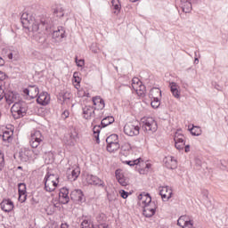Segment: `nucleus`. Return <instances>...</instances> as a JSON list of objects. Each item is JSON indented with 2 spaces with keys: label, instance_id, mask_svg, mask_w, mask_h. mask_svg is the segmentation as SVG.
Here are the masks:
<instances>
[{
  "label": "nucleus",
  "instance_id": "nucleus-43",
  "mask_svg": "<svg viewBox=\"0 0 228 228\" xmlns=\"http://www.w3.org/2000/svg\"><path fill=\"white\" fill-rule=\"evenodd\" d=\"M182 227L183 228H191V227H193V221H191V220L184 221L183 225Z\"/></svg>",
  "mask_w": 228,
  "mask_h": 228
},
{
  "label": "nucleus",
  "instance_id": "nucleus-45",
  "mask_svg": "<svg viewBox=\"0 0 228 228\" xmlns=\"http://www.w3.org/2000/svg\"><path fill=\"white\" fill-rule=\"evenodd\" d=\"M32 152H33V154H35V156H40V154H42V152H43L42 146H38L37 148H34Z\"/></svg>",
  "mask_w": 228,
  "mask_h": 228
},
{
  "label": "nucleus",
  "instance_id": "nucleus-56",
  "mask_svg": "<svg viewBox=\"0 0 228 228\" xmlns=\"http://www.w3.org/2000/svg\"><path fill=\"white\" fill-rule=\"evenodd\" d=\"M174 97H175L176 99H179V97H181V94L179 93V90H175L172 92Z\"/></svg>",
  "mask_w": 228,
  "mask_h": 228
},
{
  "label": "nucleus",
  "instance_id": "nucleus-24",
  "mask_svg": "<svg viewBox=\"0 0 228 228\" xmlns=\"http://www.w3.org/2000/svg\"><path fill=\"white\" fill-rule=\"evenodd\" d=\"M119 149H120V143H118V141L107 144L108 152H115V151H118Z\"/></svg>",
  "mask_w": 228,
  "mask_h": 228
},
{
  "label": "nucleus",
  "instance_id": "nucleus-8",
  "mask_svg": "<svg viewBox=\"0 0 228 228\" xmlns=\"http://www.w3.org/2000/svg\"><path fill=\"white\" fill-rule=\"evenodd\" d=\"M138 200H139L138 204L139 206H142V208L152 204V198L149 193L142 192L138 196Z\"/></svg>",
  "mask_w": 228,
  "mask_h": 228
},
{
  "label": "nucleus",
  "instance_id": "nucleus-57",
  "mask_svg": "<svg viewBox=\"0 0 228 228\" xmlns=\"http://www.w3.org/2000/svg\"><path fill=\"white\" fill-rule=\"evenodd\" d=\"M69 110H64L61 114V118H69Z\"/></svg>",
  "mask_w": 228,
  "mask_h": 228
},
{
  "label": "nucleus",
  "instance_id": "nucleus-39",
  "mask_svg": "<svg viewBox=\"0 0 228 228\" xmlns=\"http://www.w3.org/2000/svg\"><path fill=\"white\" fill-rule=\"evenodd\" d=\"M61 97L63 100V102L69 104V102H70V97H72V94H70V93H64Z\"/></svg>",
  "mask_w": 228,
  "mask_h": 228
},
{
  "label": "nucleus",
  "instance_id": "nucleus-46",
  "mask_svg": "<svg viewBox=\"0 0 228 228\" xmlns=\"http://www.w3.org/2000/svg\"><path fill=\"white\" fill-rule=\"evenodd\" d=\"M184 222H186V216H183L177 220V225L183 227L184 225Z\"/></svg>",
  "mask_w": 228,
  "mask_h": 228
},
{
  "label": "nucleus",
  "instance_id": "nucleus-16",
  "mask_svg": "<svg viewBox=\"0 0 228 228\" xmlns=\"http://www.w3.org/2000/svg\"><path fill=\"white\" fill-rule=\"evenodd\" d=\"M172 189L168 186L162 187L159 190V195L162 197L163 200H169V199H172Z\"/></svg>",
  "mask_w": 228,
  "mask_h": 228
},
{
  "label": "nucleus",
  "instance_id": "nucleus-55",
  "mask_svg": "<svg viewBox=\"0 0 228 228\" xmlns=\"http://www.w3.org/2000/svg\"><path fill=\"white\" fill-rule=\"evenodd\" d=\"M120 196L122 197V199H127V197H129V192L122 190L120 191Z\"/></svg>",
  "mask_w": 228,
  "mask_h": 228
},
{
  "label": "nucleus",
  "instance_id": "nucleus-35",
  "mask_svg": "<svg viewBox=\"0 0 228 228\" xmlns=\"http://www.w3.org/2000/svg\"><path fill=\"white\" fill-rule=\"evenodd\" d=\"M174 140H175V143L186 142L184 141V135L181 134L179 132H176L175 134Z\"/></svg>",
  "mask_w": 228,
  "mask_h": 228
},
{
  "label": "nucleus",
  "instance_id": "nucleus-44",
  "mask_svg": "<svg viewBox=\"0 0 228 228\" xmlns=\"http://www.w3.org/2000/svg\"><path fill=\"white\" fill-rule=\"evenodd\" d=\"M182 227L183 228H191V227H193V221H191V220L184 221L183 225Z\"/></svg>",
  "mask_w": 228,
  "mask_h": 228
},
{
  "label": "nucleus",
  "instance_id": "nucleus-21",
  "mask_svg": "<svg viewBox=\"0 0 228 228\" xmlns=\"http://www.w3.org/2000/svg\"><path fill=\"white\" fill-rule=\"evenodd\" d=\"M76 138H77V134L75 132L69 134L64 136V142H66L67 145H74L76 143Z\"/></svg>",
  "mask_w": 228,
  "mask_h": 228
},
{
  "label": "nucleus",
  "instance_id": "nucleus-41",
  "mask_svg": "<svg viewBox=\"0 0 228 228\" xmlns=\"http://www.w3.org/2000/svg\"><path fill=\"white\" fill-rule=\"evenodd\" d=\"M4 168V153L0 150V172Z\"/></svg>",
  "mask_w": 228,
  "mask_h": 228
},
{
  "label": "nucleus",
  "instance_id": "nucleus-34",
  "mask_svg": "<svg viewBox=\"0 0 228 228\" xmlns=\"http://www.w3.org/2000/svg\"><path fill=\"white\" fill-rule=\"evenodd\" d=\"M94 138H95L96 142H100L99 134L101 133V126H94L93 128Z\"/></svg>",
  "mask_w": 228,
  "mask_h": 228
},
{
  "label": "nucleus",
  "instance_id": "nucleus-31",
  "mask_svg": "<svg viewBox=\"0 0 228 228\" xmlns=\"http://www.w3.org/2000/svg\"><path fill=\"white\" fill-rule=\"evenodd\" d=\"M134 90L137 92V95H140V97H143L145 95V86L143 85H139L138 86H134Z\"/></svg>",
  "mask_w": 228,
  "mask_h": 228
},
{
  "label": "nucleus",
  "instance_id": "nucleus-19",
  "mask_svg": "<svg viewBox=\"0 0 228 228\" xmlns=\"http://www.w3.org/2000/svg\"><path fill=\"white\" fill-rule=\"evenodd\" d=\"M19 98V94L16 93H9L8 94L5 95V101L7 102V104H15V102H17Z\"/></svg>",
  "mask_w": 228,
  "mask_h": 228
},
{
  "label": "nucleus",
  "instance_id": "nucleus-32",
  "mask_svg": "<svg viewBox=\"0 0 228 228\" xmlns=\"http://www.w3.org/2000/svg\"><path fill=\"white\" fill-rule=\"evenodd\" d=\"M60 178L58 177V175H49L47 174L45 177V181L47 182V183H59V180Z\"/></svg>",
  "mask_w": 228,
  "mask_h": 228
},
{
  "label": "nucleus",
  "instance_id": "nucleus-40",
  "mask_svg": "<svg viewBox=\"0 0 228 228\" xmlns=\"http://www.w3.org/2000/svg\"><path fill=\"white\" fill-rule=\"evenodd\" d=\"M3 140L4 142H8L10 143V142H12V135L10 134V132L5 131L3 134Z\"/></svg>",
  "mask_w": 228,
  "mask_h": 228
},
{
  "label": "nucleus",
  "instance_id": "nucleus-23",
  "mask_svg": "<svg viewBox=\"0 0 228 228\" xmlns=\"http://www.w3.org/2000/svg\"><path fill=\"white\" fill-rule=\"evenodd\" d=\"M166 167L171 170L177 168V160H175V159L173 157H169L166 161Z\"/></svg>",
  "mask_w": 228,
  "mask_h": 228
},
{
  "label": "nucleus",
  "instance_id": "nucleus-49",
  "mask_svg": "<svg viewBox=\"0 0 228 228\" xmlns=\"http://www.w3.org/2000/svg\"><path fill=\"white\" fill-rule=\"evenodd\" d=\"M184 145H186V142H175V147L178 151H183V149H184Z\"/></svg>",
  "mask_w": 228,
  "mask_h": 228
},
{
  "label": "nucleus",
  "instance_id": "nucleus-58",
  "mask_svg": "<svg viewBox=\"0 0 228 228\" xmlns=\"http://www.w3.org/2000/svg\"><path fill=\"white\" fill-rule=\"evenodd\" d=\"M76 74L77 73H74L73 77L75 79V83L80 84L81 83V78H79V77H77Z\"/></svg>",
  "mask_w": 228,
  "mask_h": 228
},
{
  "label": "nucleus",
  "instance_id": "nucleus-27",
  "mask_svg": "<svg viewBox=\"0 0 228 228\" xmlns=\"http://www.w3.org/2000/svg\"><path fill=\"white\" fill-rule=\"evenodd\" d=\"M95 225H94V222H92V219L86 217L83 219L81 223L82 228H94Z\"/></svg>",
  "mask_w": 228,
  "mask_h": 228
},
{
  "label": "nucleus",
  "instance_id": "nucleus-48",
  "mask_svg": "<svg viewBox=\"0 0 228 228\" xmlns=\"http://www.w3.org/2000/svg\"><path fill=\"white\" fill-rule=\"evenodd\" d=\"M26 199H28V195H26V192L19 193V201L20 202H26Z\"/></svg>",
  "mask_w": 228,
  "mask_h": 228
},
{
  "label": "nucleus",
  "instance_id": "nucleus-51",
  "mask_svg": "<svg viewBox=\"0 0 228 228\" xmlns=\"http://www.w3.org/2000/svg\"><path fill=\"white\" fill-rule=\"evenodd\" d=\"M75 61H76L77 67L85 66V60H83V59L77 60V57H76Z\"/></svg>",
  "mask_w": 228,
  "mask_h": 228
},
{
  "label": "nucleus",
  "instance_id": "nucleus-20",
  "mask_svg": "<svg viewBox=\"0 0 228 228\" xmlns=\"http://www.w3.org/2000/svg\"><path fill=\"white\" fill-rule=\"evenodd\" d=\"M180 6L183 13H190L191 12V4L188 0H181Z\"/></svg>",
  "mask_w": 228,
  "mask_h": 228
},
{
  "label": "nucleus",
  "instance_id": "nucleus-18",
  "mask_svg": "<svg viewBox=\"0 0 228 228\" xmlns=\"http://www.w3.org/2000/svg\"><path fill=\"white\" fill-rule=\"evenodd\" d=\"M93 104L96 106V109L98 110H104V107L106 106L104 100L102 99L101 96L93 97Z\"/></svg>",
  "mask_w": 228,
  "mask_h": 228
},
{
  "label": "nucleus",
  "instance_id": "nucleus-10",
  "mask_svg": "<svg viewBox=\"0 0 228 228\" xmlns=\"http://www.w3.org/2000/svg\"><path fill=\"white\" fill-rule=\"evenodd\" d=\"M23 94H25V95H28L31 99H35V97L39 94L38 86H29L28 88H25L23 90Z\"/></svg>",
  "mask_w": 228,
  "mask_h": 228
},
{
  "label": "nucleus",
  "instance_id": "nucleus-36",
  "mask_svg": "<svg viewBox=\"0 0 228 228\" xmlns=\"http://www.w3.org/2000/svg\"><path fill=\"white\" fill-rule=\"evenodd\" d=\"M115 142H118V135L117 134H110L109 137L106 139L107 144L109 143H115Z\"/></svg>",
  "mask_w": 228,
  "mask_h": 228
},
{
  "label": "nucleus",
  "instance_id": "nucleus-53",
  "mask_svg": "<svg viewBox=\"0 0 228 228\" xmlns=\"http://www.w3.org/2000/svg\"><path fill=\"white\" fill-rule=\"evenodd\" d=\"M171 93L175 92L177 90V84L175 82H171L169 84Z\"/></svg>",
  "mask_w": 228,
  "mask_h": 228
},
{
  "label": "nucleus",
  "instance_id": "nucleus-52",
  "mask_svg": "<svg viewBox=\"0 0 228 228\" xmlns=\"http://www.w3.org/2000/svg\"><path fill=\"white\" fill-rule=\"evenodd\" d=\"M4 79H8V75L3 71H0V84H2Z\"/></svg>",
  "mask_w": 228,
  "mask_h": 228
},
{
  "label": "nucleus",
  "instance_id": "nucleus-17",
  "mask_svg": "<svg viewBox=\"0 0 228 228\" xmlns=\"http://www.w3.org/2000/svg\"><path fill=\"white\" fill-rule=\"evenodd\" d=\"M116 179L121 186H127V178L124 176L121 169H117L115 172Z\"/></svg>",
  "mask_w": 228,
  "mask_h": 228
},
{
  "label": "nucleus",
  "instance_id": "nucleus-11",
  "mask_svg": "<svg viewBox=\"0 0 228 228\" xmlns=\"http://www.w3.org/2000/svg\"><path fill=\"white\" fill-rule=\"evenodd\" d=\"M70 199L74 200V202H83L85 200V195L81 190L77 189L71 191Z\"/></svg>",
  "mask_w": 228,
  "mask_h": 228
},
{
  "label": "nucleus",
  "instance_id": "nucleus-3",
  "mask_svg": "<svg viewBox=\"0 0 228 228\" xmlns=\"http://www.w3.org/2000/svg\"><path fill=\"white\" fill-rule=\"evenodd\" d=\"M124 133L127 136H138L140 134V123L138 121L126 123L124 126Z\"/></svg>",
  "mask_w": 228,
  "mask_h": 228
},
{
  "label": "nucleus",
  "instance_id": "nucleus-38",
  "mask_svg": "<svg viewBox=\"0 0 228 228\" xmlns=\"http://www.w3.org/2000/svg\"><path fill=\"white\" fill-rule=\"evenodd\" d=\"M161 98H151V106L156 110L159 108V105L161 104L160 102Z\"/></svg>",
  "mask_w": 228,
  "mask_h": 228
},
{
  "label": "nucleus",
  "instance_id": "nucleus-9",
  "mask_svg": "<svg viewBox=\"0 0 228 228\" xmlns=\"http://www.w3.org/2000/svg\"><path fill=\"white\" fill-rule=\"evenodd\" d=\"M59 201L61 204H69L70 198L69 197V189L63 187L59 192Z\"/></svg>",
  "mask_w": 228,
  "mask_h": 228
},
{
  "label": "nucleus",
  "instance_id": "nucleus-12",
  "mask_svg": "<svg viewBox=\"0 0 228 228\" xmlns=\"http://www.w3.org/2000/svg\"><path fill=\"white\" fill-rule=\"evenodd\" d=\"M49 101H51V96H49V94H47V92H43L39 94L37 99V104H41V106H47V104H49Z\"/></svg>",
  "mask_w": 228,
  "mask_h": 228
},
{
  "label": "nucleus",
  "instance_id": "nucleus-50",
  "mask_svg": "<svg viewBox=\"0 0 228 228\" xmlns=\"http://www.w3.org/2000/svg\"><path fill=\"white\" fill-rule=\"evenodd\" d=\"M96 219H97V222H99V224H102V222H104V220H106V215L99 214Z\"/></svg>",
  "mask_w": 228,
  "mask_h": 228
},
{
  "label": "nucleus",
  "instance_id": "nucleus-63",
  "mask_svg": "<svg viewBox=\"0 0 228 228\" xmlns=\"http://www.w3.org/2000/svg\"><path fill=\"white\" fill-rule=\"evenodd\" d=\"M4 59H3L2 57H0V67H4Z\"/></svg>",
  "mask_w": 228,
  "mask_h": 228
},
{
  "label": "nucleus",
  "instance_id": "nucleus-15",
  "mask_svg": "<svg viewBox=\"0 0 228 228\" xmlns=\"http://www.w3.org/2000/svg\"><path fill=\"white\" fill-rule=\"evenodd\" d=\"M86 181L88 184H94V186H104V182L94 175H87Z\"/></svg>",
  "mask_w": 228,
  "mask_h": 228
},
{
  "label": "nucleus",
  "instance_id": "nucleus-6",
  "mask_svg": "<svg viewBox=\"0 0 228 228\" xmlns=\"http://www.w3.org/2000/svg\"><path fill=\"white\" fill-rule=\"evenodd\" d=\"M143 208V215L146 218H151L156 215V209H158V204L156 201H152L150 205H146Z\"/></svg>",
  "mask_w": 228,
  "mask_h": 228
},
{
  "label": "nucleus",
  "instance_id": "nucleus-37",
  "mask_svg": "<svg viewBox=\"0 0 228 228\" xmlns=\"http://www.w3.org/2000/svg\"><path fill=\"white\" fill-rule=\"evenodd\" d=\"M140 161H142V159H137L135 160H126L124 163L126 165H129V167H134V165L138 167V165H140Z\"/></svg>",
  "mask_w": 228,
  "mask_h": 228
},
{
  "label": "nucleus",
  "instance_id": "nucleus-30",
  "mask_svg": "<svg viewBox=\"0 0 228 228\" xmlns=\"http://www.w3.org/2000/svg\"><path fill=\"white\" fill-rule=\"evenodd\" d=\"M189 131L192 136H200L202 134V130L200 129V126H192L191 128H189Z\"/></svg>",
  "mask_w": 228,
  "mask_h": 228
},
{
  "label": "nucleus",
  "instance_id": "nucleus-59",
  "mask_svg": "<svg viewBox=\"0 0 228 228\" xmlns=\"http://www.w3.org/2000/svg\"><path fill=\"white\" fill-rule=\"evenodd\" d=\"M114 10H116L114 13H118L120 12V4L114 5Z\"/></svg>",
  "mask_w": 228,
  "mask_h": 228
},
{
  "label": "nucleus",
  "instance_id": "nucleus-47",
  "mask_svg": "<svg viewBox=\"0 0 228 228\" xmlns=\"http://www.w3.org/2000/svg\"><path fill=\"white\" fill-rule=\"evenodd\" d=\"M139 85H142V81H140V78H138V77L133 78L132 88H134V86H138Z\"/></svg>",
  "mask_w": 228,
  "mask_h": 228
},
{
  "label": "nucleus",
  "instance_id": "nucleus-62",
  "mask_svg": "<svg viewBox=\"0 0 228 228\" xmlns=\"http://www.w3.org/2000/svg\"><path fill=\"white\" fill-rule=\"evenodd\" d=\"M185 152H190V144H187L183 147Z\"/></svg>",
  "mask_w": 228,
  "mask_h": 228
},
{
  "label": "nucleus",
  "instance_id": "nucleus-26",
  "mask_svg": "<svg viewBox=\"0 0 228 228\" xmlns=\"http://www.w3.org/2000/svg\"><path fill=\"white\" fill-rule=\"evenodd\" d=\"M151 99H161V90L159 88H152L150 92Z\"/></svg>",
  "mask_w": 228,
  "mask_h": 228
},
{
  "label": "nucleus",
  "instance_id": "nucleus-25",
  "mask_svg": "<svg viewBox=\"0 0 228 228\" xmlns=\"http://www.w3.org/2000/svg\"><path fill=\"white\" fill-rule=\"evenodd\" d=\"M56 186H58V183L53 182H45V191H54L56 190Z\"/></svg>",
  "mask_w": 228,
  "mask_h": 228
},
{
  "label": "nucleus",
  "instance_id": "nucleus-42",
  "mask_svg": "<svg viewBox=\"0 0 228 228\" xmlns=\"http://www.w3.org/2000/svg\"><path fill=\"white\" fill-rule=\"evenodd\" d=\"M18 191H19V193H27L26 183H19Z\"/></svg>",
  "mask_w": 228,
  "mask_h": 228
},
{
  "label": "nucleus",
  "instance_id": "nucleus-5",
  "mask_svg": "<svg viewBox=\"0 0 228 228\" xmlns=\"http://www.w3.org/2000/svg\"><path fill=\"white\" fill-rule=\"evenodd\" d=\"M142 127L147 133H156V131H158V122H156L152 118H147L143 121Z\"/></svg>",
  "mask_w": 228,
  "mask_h": 228
},
{
  "label": "nucleus",
  "instance_id": "nucleus-2",
  "mask_svg": "<svg viewBox=\"0 0 228 228\" xmlns=\"http://www.w3.org/2000/svg\"><path fill=\"white\" fill-rule=\"evenodd\" d=\"M11 111L14 118H22L28 113V103L24 101H19L12 106Z\"/></svg>",
  "mask_w": 228,
  "mask_h": 228
},
{
  "label": "nucleus",
  "instance_id": "nucleus-61",
  "mask_svg": "<svg viewBox=\"0 0 228 228\" xmlns=\"http://www.w3.org/2000/svg\"><path fill=\"white\" fill-rule=\"evenodd\" d=\"M120 4V2L118 0H112L111 1L112 6H117V4Z\"/></svg>",
  "mask_w": 228,
  "mask_h": 228
},
{
  "label": "nucleus",
  "instance_id": "nucleus-1",
  "mask_svg": "<svg viewBox=\"0 0 228 228\" xmlns=\"http://www.w3.org/2000/svg\"><path fill=\"white\" fill-rule=\"evenodd\" d=\"M49 28V20L46 18H37L31 26L32 33H35L34 37L37 42H44L42 37H38V34L42 35V31Z\"/></svg>",
  "mask_w": 228,
  "mask_h": 228
},
{
  "label": "nucleus",
  "instance_id": "nucleus-28",
  "mask_svg": "<svg viewBox=\"0 0 228 228\" xmlns=\"http://www.w3.org/2000/svg\"><path fill=\"white\" fill-rule=\"evenodd\" d=\"M113 122H115V118L108 116L102 120V127H107V126L113 124Z\"/></svg>",
  "mask_w": 228,
  "mask_h": 228
},
{
  "label": "nucleus",
  "instance_id": "nucleus-22",
  "mask_svg": "<svg viewBox=\"0 0 228 228\" xmlns=\"http://www.w3.org/2000/svg\"><path fill=\"white\" fill-rule=\"evenodd\" d=\"M20 19H21V24H22L23 28H26V29H29L31 16H29V14H28V12H24L21 15Z\"/></svg>",
  "mask_w": 228,
  "mask_h": 228
},
{
  "label": "nucleus",
  "instance_id": "nucleus-60",
  "mask_svg": "<svg viewBox=\"0 0 228 228\" xmlns=\"http://www.w3.org/2000/svg\"><path fill=\"white\" fill-rule=\"evenodd\" d=\"M94 228H108V224H100L98 225H95Z\"/></svg>",
  "mask_w": 228,
  "mask_h": 228
},
{
  "label": "nucleus",
  "instance_id": "nucleus-33",
  "mask_svg": "<svg viewBox=\"0 0 228 228\" xmlns=\"http://www.w3.org/2000/svg\"><path fill=\"white\" fill-rule=\"evenodd\" d=\"M53 15L59 18L63 17V15H65V12H63V8L61 6H57L56 8H54Z\"/></svg>",
  "mask_w": 228,
  "mask_h": 228
},
{
  "label": "nucleus",
  "instance_id": "nucleus-54",
  "mask_svg": "<svg viewBox=\"0 0 228 228\" xmlns=\"http://www.w3.org/2000/svg\"><path fill=\"white\" fill-rule=\"evenodd\" d=\"M3 85H0V101H3V99H4V96H6L4 94V89L2 87Z\"/></svg>",
  "mask_w": 228,
  "mask_h": 228
},
{
  "label": "nucleus",
  "instance_id": "nucleus-13",
  "mask_svg": "<svg viewBox=\"0 0 228 228\" xmlns=\"http://www.w3.org/2000/svg\"><path fill=\"white\" fill-rule=\"evenodd\" d=\"M83 114L86 120H90V118L95 117V109L90 105H86L83 108Z\"/></svg>",
  "mask_w": 228,
  "mask_h": 228
},
{
  "label": "nucleus",
  "instance_id": "nucleus-64",
  "mask_svg": "<svg viewBox=\"0 0 228 228\" xmlns=\"http://www.w3.org/2000/svg\"><path fill=\"white\" fill-rule=\"evenodd\" d=\"M8 58H9V60H13V53H9L8 54Z\"/></svg>",
  "mask_w": 228,
  "mask_h": 228
},
{
  "label": "nucleus",
  "instance_id": "nucleus-7",
  "mask_svg": "<svg viewBox=\"0 0 228 228\" xmlns=\"http://www.w3.org/2000/svg\"><path fill=\"white\" fill-rule=\"evenodd\" d=\"M65 37H67V35H65V28L63 27H58L57 29L53 32V39L54 42H63Z\"/></svg>",
  "mask_w": 228,
  "mask_h": 228
},
{
  "label": "nucleus",
  "instance_id": "nucleus-29",
  "mask_svg": "<svg viewBox=\"0 0 228 228\" xmlns=\"http://www.w3.org/2000/svg\"><path fill=\"white\" fill-rule=\"evenodd\" d=\"M79 174H81L79 167H77L71 171V174L68 176V178L69 181H76V179L79 177Z\"/></svg>",
  "mask_w": 228,
  "mask_h": 228
},
{
  "label": "nucleus",
  "instance_id": "nucleus-14",
  "mask_svg": "<svg viewBox=\"0 0 228 228\" xmlns=\"http://www.w3.org/2000/svg\"><path fill=\"white\" fill-rule=\"evenodd\" d=\"M1 209L4 211L5 213H10V211L13 210V201L12 200H4L1 203Z\"/></svg>",
  "mask_w": 228,
  "mask_h": 228
},
{
  "label": "nucleus",
  "instance_id": "nucleus-4",
  "mask_svg": "<svg viewBox=\"0 0 228 228\" xmlns=\"http://www.w3.org/2000/svg\"><path fill=\"white\" fill-rule=\"evenodd\" d=\"M45 137L42 134V132L39 130H35L30 134L29 145L32 149H37L44 143Z\"/></svg>",
  "mask_w": 228,
  "mask_h": 228
}]
</instances>
